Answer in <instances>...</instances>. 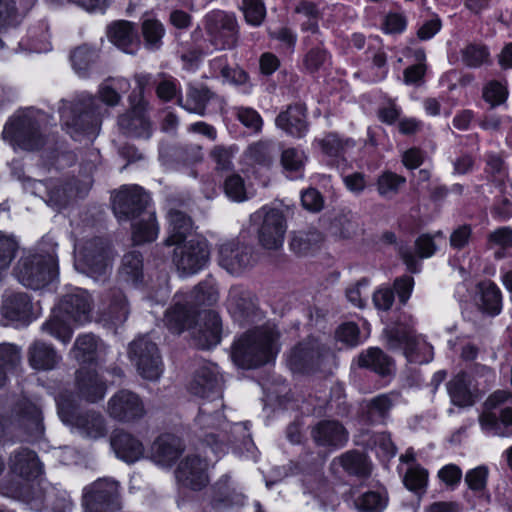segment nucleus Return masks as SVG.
<instances>
[{"label":"nucleus","mask_w":512,"mask_h":512,"mask_svg":"<svg viewBox=\"0 0 512 512\" xmlns=\"http://www.w3.org/2000/svg\"><path fill=\"white\" fill-rule=\"evenodd\" d=\"M150 201L149 195L139 186H124L113 197V210L119 220L138 215L133 223L132 239L135 244L154 241L159 232L155 214L144 211Z\"/></svg>","instance_id":"f257e3e1"},{"label":"nucleus","mask_w":512,"mask_h":512,"mask_svg":"<svg viewBox=\"0 0 512 512\" xmlns=\"http://www.w3.org/2000/svg\"><path fill=\"white\" fill-rule=\"evenodd\" d=\"M103 108L97 99L82 93L73 101H62L60 118L67 133L76 141H93L100 129Z\"/></svg>","instance_id":"f03ea898"},{"label":"nucleus","mask_w":512,"mask_h":512,"mask_svg":"<svg viewBox=\"0 0 512 512\" xmlns=\"http://www.w3.org/2000/svg\"><path fill=\"white\" fill-rule=\"evenodd\" d=\"M91 297L81 288L64 296L51 318L46 321L42 330L63 343L70 341L72 336L71 322L84 324L90 320Z\"/></svg>","instance_id":"7ed1b4c3"},{"label":"nucleus","mask_w":512,"mask_h":512,"mask_svg":"<svg viewBox=\"0 0 512 512\" xmlns=\"http://www.w3.org/2000/svg\"><path fill=\"white\" fill-rule=\"evenodd\" d=\"M219 293L213 278H207L190 293H177L173 305L166 311L164 322L172 332L179 334L190 327L194 314L201 306H211L218 301Z\"/></svg>","instance_id":"20e7f679"},{"label":"nucleus","mask_w":512,"mask_h":512,"mask_svg":"<svg viewBox=\"0 0 512 512\" xmlns=\"http://www.w3.org/2000/svg\"><path fill=\"white\" fill-rule=\"evenodd\" d=\"M278 333L273 325L247 332L234 345L232 359L244 369L273 361L278 353Z\"/></svg>","instance_id":"39448f33"},{"label":"nucleus","mask_w":512,"mask_h":512,"mask_svg":"<svg viewBox=\"0 0 512 512\" xmlns=\"http://www.w3.org/2000/svg\"><path fill=\"white\" fill-rule=\"evenodd\" d=\"M49 249L41 250V253L29 254L22 257L15 268V276L18 281L29 288L39 289L53 281L57 274V258L55 254L56 244L51 238Z\"/></svg>","instance_id":"423d86ee"},{"label":"nucleus","mask_w":512,"mask_h":512,"mask_svg":"<svg viewBox=\"0 0 512 512\" xmlns=\"http://www.w3.org/2000/svg\"><path fill=\"white\" fill-rule=\"evenodd\" d=\"M113 254L98 238L77 242L74 248L75 269L94 279L103 281L112 269Z\"/></svg>","instance_id":"0eeeda50"},{"label":"nucleus","mask_w":512,"mask_h":512,"mask_svg":"<svg viewBox=\"0 0 512 512\" xmlns=\"http://www.w3.org/2000/svg\"><path fill=\"white\" fill-rule=\"evenodd\" d=\"M56 403L61 421L69 426L72 432L90 439H98L106 434L104 418L94 411L76 414L77 406L71 395H59Z\"/></svg>","instance_id":"6e6552de"},{"label":"nucleus","mask_w":512,"mask_h":512,"mask_svg":"<svg viewBox=\"0 0 512 512\" xmlns=\"http://www.w3.org/2000/svg\"><path fill=\"white\" fill-rule=\"evenodd\" d=\"M387 345L403 351L412 363H428L433 358V348L422 336H415L411 328L402 324L389 326L384 330Z\"/></svg>","instance_id":"1a4fd4ad"},{"label":"nucleus","mask_w":512,"mask_h":512,"mask_svg":"<svg viewBox=\"0 0 512 512\" xmlns=\"http://www.w3.org/2000/svg\"><path fill=\"white\" fill-rule=\"evenodd\" d=\"M175 246L173 263L181 276H191L201 271L208 263V242L201 237H192Z\"/></svg>","instance_id":"9d476101"},{"label":"nucleus","mask_w":512,"mask_h":512,"mask_svg":"<svg viewBox=\"0 0 512 512\" xmlns=\"http://www.w3.org/2000/svg\"><path fill=\"white\" fill-rule=\"evenodd\" d=\"M251 221L259 225V241L264 248L276 250L282 247L287 224L280 209L264 206L251 215Z\"/></svg>","instance_id":"9b49d317"},{"label":"nucleus","mask_w":512,"mask_h":512,"mask_svg":"<svg viewBox=\"0 0 512 512\" xmlns=\"http://www.w3.org/2000/svg\"><path fill=\"white\" fill-rule=\"evenodd\" d=\"M38 128L31 112H21L5 125L2 135L14 149L34 150L42 143Z\"/></svg>","instance_id":"f8f14e48"},{"label":"nucleus","mask_w":512,"mask_h":512,"mask_svg":"<svg viewBox=\"0 0 512 512\" xmlns=\"http://www.w3.org/2000/svg\"><path fill=\"white\" fill-rule=\"evenodd\" d=\"M129 357L143 378L157 380L162 374V361L158 349L147 337H140L130 344Z\"/></svg>","instance_id":"ddd939ff"},{"label":"nucleus","mask_w":512,"mask_h":512,"mask_svg":"<svg viewBox=\"0 0 512 512\" xmlns=\"http://www.w3.org/2000/svg\"><path fill=\"white\" fill-rule=\"evenodd\" d=\"M32 308L27 293L6 291L2 296L1 315L7 325H28L33 320Z\"/></svg>","instance_id":"4468645a"},{"label":"nucleus","mask_w":512,"mask_h":512,"mask_svg":"<svg viewBox=\"0 0 512 512\" xmlns=\"http://www.w3.org/2000/svg\"><path fill=\"white\" fill-rule=\"evenodd\" d=\"M107 412L111 418L120 422H133L144 416L145 407L136 393L120 390L109 399Z\"/></svg>","instance_id":"2eb2a0df"},{"label":"nucleus","mask_w":512,"mask_h":512,"mask_svg":"<svg viewBox=\"0 0 512 512\" xmlns=\"http://www.w3.org/2000/svg\"><path fill=\"white\" fill-rule=\"evenodd\" d=\"M211 461L208 455L204 458L194 453L186 455L176 470L177 481L184 487L200 490L208 483L207 469Z\"/></svg>","instance_id":"dca6fc26"},{"label":"nucleus","mask_w":512,"mask_h":512,"mask_svg":"<svg viewBox=\"0 0 512 512\" xmlns=\"http://www.w3.org/2000/svg\"><path fill=\"white\" fill-rule=\"evenodd\" d=\"M251 248L232 239L218 247V263L228 273L238 275L252 265Z\"/></svg>","instance_id":"f3484780"},{"label":"nucleus","mask_w":512,"mask_h":512,"mask_svg":"<svg viewBox=\"0 0 512 512\" xmlns=\"http://www.w3.org/2000/svg\"><path fill=\"white\" fill-rule=\"evenodd\" d=\"M207 29L216 48L226 49L235 45L237 23L233 15L215 11L207 15Z\"/></svg>","instance_id":"a211bd4d"},{"label":"nucleus","mask_w":512,"mask_h":512,"mask_svg":"<svg viewBox=\"0 0 512 512\" xmlns=\"http://www.w3.org/2000/svg\"><path fill=\"white\" fill-rule=\"evenodd\" d=\"M328 351L317 340L309 339L296 346L287 357V365L294 373L308 372L318 366L320 359L325 357Z\"/></svg>","instance_id":"6ab92c4d"},{"label":"nucleus","mask_w":512,"mask_h":512,"mask_svg":"<svg viewBox=\"0 0 512 512\" xmlns=\"http://www.w3.org/2000/svg\"><path fill=\"white\" fill-rule=\"evenodd\" d=\"M189 389L196 396L216 402L215 407L222 406L221 378L218 375L216 366L201 367L197 371Z\"/></svg>","instance_id":"aec40b11"},{"label":"nucleus","mask_w":512,"mask_h":512,"mask_svg":"<svg viewBox=\"0 0 512 512\" xmlns=\"http://www.w3.org/2000/svg\"><path fill=\"white\" fill-rule=\"evenodd\" d=\"M76 387L80 398L95 403L106 394L107 385L95 367L81 366L76 374Z\"/></svg>","instance_id":"412c9836"},{"label":"nucleus","mask_w":512,"mask_h":512,"mask_svg":"<svg viewBox=\"0 0 512 512\" xmlns=\"http://www.w3.org/2000/svg\"><path fill=\"white\" fill-rule=\"evenodd\" d=\"M129 315L126 296L119 289L109 290L102 303L100 321L104 325L117 327L122 325Z\"/></svg>","instance_id":"4be33fe9"},{"label":"nucleus","mask_w":512,"mask_h":512,"mask_svg":"<svg viewBox=\"0 0 512 512\" xmlns=\"http://www.w3.org/2000/svg\"><path fill=\"white\" fill-rule=\"evenodd\" d=\"M117 495V482L110 479H99L84 489L83 504L90 512H99L98 506H109Z\"/></svg>","instance_id":"5701e85b"},{"label":"nucleus","mask_w":512,"mask_h":512,"mask_svg":"<svg viewBox=\"0 0 512 512\" xmlns=\"http://www.w3.org/2000/svg\"><path fill=\"white\" fill-rule=\"evenodd\" d=\"M183 451L182 441L171 434L159 436L151 447V460L162 467H170Z\"/></svg>","instance_id":"b1692460"},{"label":"nucleus","mask_w":512,"mask_h":512,"mask_svg":"<svg viewBox=\"0 0 512 512\" xmlns=\"http://www.w3.org/2000/svg\"><path fill=\"white\" fill-rule=\"evenodd\" d=\"M132 109L119 119V126L126 133L141 138L150 136V123L145 117V104L142 99L137 102L130 98Z\"/></svg>","instance_id":"393cba45"},{"label":"nucleus","mask_w":512,"mask_h":512,"mask_svg":"<svg viewBox=\"0 0 512 512\" xmlns=\"http://www.w3.org/2000/svg\"><path fill=\"white\" fill-rule=\"evenodd\" d=\"M116 456L126 462L134 463L144 456V446L140 440L124 431H117L111 439Z\"/></svg>","instance_id":"a878e982"},{"label":"nucleus","mask_w":512,"mask_h":512,"mask_svg":"<svg viewBox=\"0 0 512 512\" xmlns=\"http://www.w3.org/2000/svg\"><path fill=\"white\" fill-rule=\"evenodd\" d=\"M509 397L510 393L506 391H496L486 400V410L479 416V423L483 432L492 436H507L501 426L500 418L490 410L506 402Z\"/></svg>","instance_id":"bb28decb"},{"label":"nucleus","mask_w":512,"mask_h":512,"mask_svg":"<svg viewBox=\"0 0 512 512\" xmlns=\"http://www.w3.org/2000/svg\"><path fill=\"white\" fill-rule=\"evenodd\" d=\"M9 465L13 474L26 481L36 479L42 473L36 454L28 449L16 451L11 456Z\"/></svg>","instance_id":"cd10ccee"},{"label":"nucleus","mask_w":512,"mask_h":512,"mask_svg":"<svg viewBox=\"0 0 512 512\" xmlns=\"http://www.w3.org/2000/svg\"><path fill=\"white\" fill-rule=\"evenodd\" d=\"M193 336L203 349L216 346L221 340V320L214 312L204 315V323L193 328Z\"/></svg>","instance_id":"c85d7f7f"},{"label":"nucleus","mask_w":512,"mask_h":512,"mask_svg":"<svg viewBox=\"0 0 512 512\" xmlns=\"http://www.w3.org/2000/svg\"><path fill=\"white\" fill-rule=\"evenodd\" d=\"M109 40L125 53L133 54L139 47L137 34L128 21H117L108 27Z\"/></svg>","instance_id":"c756f323"},{"label":"nucleus","mask_w":512,"mask_h":512,"mask_svg":"<svg viewBox=\"0 0 512 512\" xmlns=\"http://www.w3.org/2000/svg\"><path fill=\"white\" fill-rule=\"evenodd\" d=\"M315 442L322 446L341 447L348 439L345 428L336 421H322L312 432Z\"/></svg>","instance_id":"7c9ffc66"},{"label":"nucleus","mask_w":512,"mask_h":512,"mask_svg":"<svg viewBox=\"0 0 512 512\" xmlns=\"http://www.w3.org/2000/svg\"><path fill=\"white\" fill-rule=\"evenodd\" d=\"M191 219L181 211L171 210L168 213V237L166 244H180L194 237Z\"/></svg>","instance_id":"2f4dec72"},{"label":"nucleus","mask_w":512,"mask_h":512,"mask_svg":"<svg viewBox=\"0 0 512 512\" xmlns=\"http://www.w3.org/2000/svg\"><path fill=\"white\" fill-rule=\"evenodd\" d=\"M475 391L476 387L472 378L465 373L458 374L448 383L451 401L460 407L470 406L474 403Z\"/></svg>","instance_id":"473e14b6"},{"label":"nucleus","mask_w":512,"mask_h":512,"mask_svg":"<svg viewBox=\"0 0 512 512\" xmlns=\"http://www.w3.org/2000/svg\"><path fill=\"white\" fill-rule=\"evenodd\" d=\"M276 125L292 136L301 137L307 130L304 108L299 105L289 107L277 116Z\"/></svg>","instance_id":"72a5a7b5"},{"label":"nucleus","mask_w":512,"mask_h":512,"mask_svg":"<svg viewBox=\"0 0 512 512\" xmlns=\"http://www.w3.org/2000/svg\"><path fill=\"white\" fill-rule=\"evenodd\" d=\"M119 279L134 287H138L143 282V260L140 254L130 252L124 255L119 269Z\"/></svg>","instance_id":"f704fd0d"},{"label":"nucleus","mask_w":512,"mask_h":512,"mask_svg":"<svg viewBox=\"0 0 512 512\" xmlns=\"http://www.w3.org/2000/svg\"><path fill=\"white\" fill-rule=\"evenodd\" d=\"M60 357L55 350L42 342L36 341L29 348V363L32 368L37 370H50L53 369Z\"/></svg>","instance_id":"c9c22d12"},{"label":"nucleus","mask_w":512,"mask_h":512,"mask_svg":"<svg viewBox=\"0 0 512 512\" xmlns=\"http://www.w3.org/2000/svg\"><path fill=\"white\" fill-rule=\"evenodd\" d=\"M254 304L249 292L239 286H233L229 290L227 309L236 320L248 317L253 310Z\"/></svg>","instance_id":"e433bc0d"},{"label":"nucleus","mask_w":512,"mask_h":512,"mask_svg":"<svg viewBox=\"0 0 512 512\" xmlns=\"http://www.w3.org/2000/svg\"><path fill=\"white\" fill-rule=\"evenodd\" d=\"M479 301L483 311L489 315H498L502 310V297L499 288L490 281L478 285Z\"/></svg>","instance_id":"4c0bfd02"},{"label":"nucleus","mask_w":512,"mask_h":512,"mask_svg":"<svg viewBox=\"0 0 512 512\" xmlns=\"http://www.w3.org/2000/svg\"><path fill=\"white\" fill-rule=\"evenodd\" d=\"M358 364L381 375L389 374L393 368L392 360L376 347H371L361 353L358 357Z\"/></svg>","instance_id":"58836bf2"},{"label":"nucleus","mask_w":512,"mask_h":512,"mask_svg":"<svg viewBox=\"0 0 512 512\" xmlns=\"http://www.w3.org/2000/svg\"><path fill=\"white\" fill-rule=\"evenodd\" d=\"M98 349V340L95 336L90 334L81 335L77 338L73 350L72 357L82 366L92 367V363L96 360Z\"/></svg>","instance_id":"ea45409f"},{"label":"nucleus","mask_w":512,"mask_h":512,"mask_svg":"<svg viewBox=\"0 0 512 512\" xmlns=\"http://www.w3.org/2000/svg\"><path fill=\"white\" fill-rule=\"evenodd\" d=\"M488 245L496 259L509 257L512 250V228L501 227L491 232L488 236Z\"/></svg>","instance_id":"a19ab883"},{"label":"nucleus","mask_w":512,"mask_h":512,"mask_svg":"<svg viewBox=\"0 0 512 512\" xmlns=\"http://www.w3.org/2000/svg\"><path fill=\"white\" fill-rule=\"evenodd\" d=\"M130 83L125 78H111L104 81L98 90V95L103 103L108 106H115L120 101V94L126 93Z\"/></svg>","instance_id":"79ce46f5"},{"label":"nucleus","mask_w":512,"mask_h":512,"mask_svg":"<svg viewBox=\"0 0 512 512\" xmlns=\"http://www.w3.org/2000/svg\"><path fill=\"white\" fill-rule=\"evenodd\" d=\"M357 442L375 450L376 455L382 460H388L396 454V447L386 433L375 434L369 439H366V435H362Z\"/></svg>","instance_id":"37998d69"},{"label":"nucleus","mask_w":512,"mask_h":512,"mask_svg":"<svg viewBox=\"0 0 512 512\" xmlns=\"http://www.w3.org/2000/svg\"><path fill=\"white\" fill-rule=\"evenodd\" d=\"M333 466L339 465L349 474L364 476L370 472V464L363 454L349 451L333 460Z\"/></svg>","instance_id":"c03bdc74"},{"label":"nucleus","mask_w":512,"mask_h":512,"mask_svg":"<svg viewBox=\"0 0 512 512\" xmlns=\"http://www.w3.org/2000/svg\"><path fill=\"white\" fill-rule=\"evenodd\" d=\"M388 505V495L383 489L363 493L355 500L358 512H383Z\"/></svg>","instance_id":"a18cd8bd"},{"label":"nucleus","mask_w":512,"mask_h":512,"mask_svg":"<svg viewBox=\"0 0 512 512\" xmlns=\"http://www.w3.org/2000/svg\"><path fill=\"white\" fill-rule=\"evenodd\" d=\"M322 241V234L318 231L301 232L293 237L290 247L299 255H308L314 253Z\"/></svg>","instance_id":"49530a36"},{"label":"nucleus","mask_w":512,"mask_h":512,"mask_svg":"<svg viewBox=\"0 0 512 512\" xmlns=\"http://www.w3.org/2000/svg\"><path fill=\"white\" fill-rule=\"evenodd\" d=\"M209 98L210 92L208 89L190 86L185 100L180 99L179 103L187 112L203 115Z\"/></svg>","instance_id":"de8ad7c7"},{"label":"nucleus","mask_w":512,"mask_h":512,"mask_svg":"<svg viewBox=\"0 0 512 512\" xmlns=\"http://www.w3.org/2000/svg\"><path fill=\"white\" fill-rule=\"evenodd\" d=\"M95 58L96 51L86 45L76 48L70 56L73 70L82 78L88 76L89 69Z\"/></svg>","instance_id":"09e8293b"},{"label":"nucleus","mask_w":512,"mask_h":512,"mask_svg":"<svg viewBox=\"0 0 512 512\" xmlns=\"http://www.w3.org/2000/svg\"><path fill=\"white\" fill-rule=\"evenodd\" d=\"M306 159L304 151L296 148H287L282 152L281 165L290 177L297 178L302 174Z\"/></svg>","instance_id":"8fccbe9b"},{"label":"nucleus","mask_w":512,"mask_h":512,"mask_svg":"<svg viewBox=\"0 0 512 512\" xmlns=\"http://www.w3.org/2000/svg\"><path fill=\"white\" fill-rule=\"evenodd\" d=\"M142 34L146 47L150 50H156L162 44L165 29L159 20L149 17L143 20Z\"/></svg>","instance_id":"3c124183"},{"label":"nucleus","mask_w":512,"mask_h":512,"mask_svg":"<svg viewBox=\"0 0 512 512\" xmlns=\"http://www.w3.org/2000/svg\"><path fill=\"white\" fill-rule=\"evenodd\" d=\"M404 183V177L387 171L379 176L377 180V191L384 198H392L398 193L400 186Z\"/></svg>","instance_id":"603ef678"},{"label":"nucleus","mask_w":512,"mask_h":512,"mask_svg":"<svg viewBox=\"0 0 512 512\" xmlns=\"http://www.w3.org/2000/svg\"><path fill=\"white\" fill-rule=\"evenodd\" d=\"M394 400L390 395H379L367 404L368 418L372 422H381L392 408Z\"/></svg>","instance_id":"864d4df0"},{"label":"nucleus","mask_w":512,"mask_h":512,"mask_svg":"<svg viewBox=\"0 0 512 512\" xmlns=\"http://www.w3.org/2000/svg\"><path fill=\"white\" fill-rule=\"evenodd\" d=\"M317 145L326 156L337 158L343 153L346 147L353 145V142L350 140L343 142L336 134H329L319 139Z\"/></svg>","instance_id":"5fc2aeb1"},{"label":"nucleus","mask_w":512,"mask_h":512,"mask_svg":"<svg viewBox=\"0 0 512 512\" xmlns=\"http://www.w3.org/2000/svg\"><path fill=\"white\" fill-rule=\"evenodd\" d=\"M489 469L485 465H480L468 470L464 481L468 488L475 493H483L487 486Z\"/></svg>","instance_id":"6e6d98bb"},{"label":"nucleus","mask_w":512,"mask_h":512,"mask_svg":"<svg viewBox=\"0 0 512 512\" xmlns=\"http://www.w3.org/2000/svg\"><path fill=\"white\" fill-rule=\"evenodd\" d=\"M20 361V353L12 344L0 345V386L6 379V372Z\"/></svg>","instance_id":"4d7b16f0"},{"label":"nucleus","mask_w":512,"mask_h":512,"mask_svg":"<svg viewBox=\"0 0 512 512\" xmlns=\"http://www.w3.org/2000/svg\"><path fill=\"white\" fill-rule=\"evenodd\" d=\"M224 191L227 197L235 202H242L248 199L249 192L244 180L239 175L229 176L224 183Z\"/></svg>","instance_id":"13d9d810"},{"label":"nucleus","mask_w":512,"mask_h":512,"mask_svg":"<svg viewBox=\"0 0 512 512\" xmlns=\"http://www.w3.org/2000/svg\"><path fill=\"white\" fill-rule=\"evenodd\" d=\"M444 241L445 237L441 231L433 235L423 234L416 241L417 252L422 258H429L434 254L438 244Z\"/></svg>","instance_id":"bf43d9fd"},{"label":"nucleus","mask_w":512,"mask_h":512,"mask_svg":"<svg viewBox=\"0 0 512 512\" xmlns=\"http://www.w3.org/2000/svg\"><path fill=\"white\" fill-rule=\"evenodd\" d=\"M243 12L247 23L253 26L261 25L266 16L265 6L260 0H243Z\"/></svg>","instance_id":"052dcab7"},{"label":"nucleus","mask_w":512,"mask_h":512,"mask_svg":"<svg viewBox=\"0 0 512 512\" xmlns=\"http://www.w3.org/2000/svg\"><path fill=\"white\" fill-rule=\"evenodd\" d=\"M427 480L428 472L424 468L412 466L406 471L403 482L407 489L418 491L425 488Z\"/></svg>","instance_id":"680f3d73"},{"label":"nucleus","mask_w":512,"mask_h":512,"mask_svg":"<svg viewBox=\"0 0 512 512\" xmlns=\"http://www.w3.org/2000/svg\"><path fill=\"white\" fill-rule=\"evenodd\" d=\"M489 53L484 46L470 44L462 52L463 62L470 67H479L488 60Z\"/></svg>","instance_id":"e2e57ef3"},{"label":"nucleus","mask_w":512,"mask_h":512,"mask_svg":"<svg viewBox=\"0 0 512 512\" xmlns=\"http://www.w3.org/2000/svg\"><path fill=\"white\" fill-rule=\"evenodd\" d=\"M415 59L418 61L416 65L408 67L404 71V82L407 85L418 84L425 74V53L421 49H417L414 52Z\"/></svg>","instance_id":"0e129e2a"},{"label":"nucleus","mask_w":512,"mask_h":512,"mask_svg":"<svg viewBox=\"0 0 512 512\" xmlns=\"http://www.w3.org/2000/svg\"><path fill=\"white\" fill-rule=\"evenodd\" d=\"M247 157L262 167H270L272 155L269 145L264 142L254 143L247 150Z\"/></svg>","instance_id":"69168bd1"},{"label":"nucleus","mask_w":512,"mask_h":512,"mask_svg":"<svg viewBox=\"0 0 512 512\" xmlns=\"http://www.w3.org/2000/svg\"><path fill=\"white\" fill-rule=\"evenodd\" d=\"M22 13L13 0H0V27L13 26L20 22Z\"/></svg>","instance_id":"338daca9"},{"label":"nucleus","mask_w":512,"mask_h":512,"mask_svg":"<svg viewBox=\"0 0 512 512\" xmlns=\"http://www.w3.org/2000/svg\"><path fill=\"white\" fill-rule=\"evenodd\" d=\"M508 95L507 88L504 84L498 81L489 82L483 91L484 99L492 106L503 103Z\"/></svg>","instance_id":"774afa93"}]
</instances>
